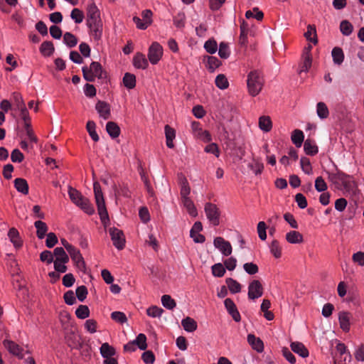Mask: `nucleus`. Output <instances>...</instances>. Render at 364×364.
Listing matches in <instances>:
<instances>
[{"label": "nucleus", "instance_id": "f257e3e1", "mask_svg": "<svg viewBox=\"0 0 364 364\" xmlns=\"http://www.w3.org/2000/svg\"><path fill=\"white\" fill-rule=\"evenodd\" d=\"M100 10L94 2L87 8V25L95 38H100L102 35V23L100 20Z\"/></svg>", "mask_w": 364, "mask_h": 364}, {"label": "nucleus", "instance_id": "f03ea898", "mask_svg": "<svg viewBox=\"0 0 364 364\" xmlns=\"http://www.w3.org/2000/svg\"><path fill=\"white\" fill-rule=\"evenodd\" d=\"M328 179L337 188L343 186L345 191L352 193L355 191L356 183L353 177L339 170L336 173H328Z\"/></svg>", "mask_w": 364, "mask_h": 364}, {"label": "nucleus", "instance_id": "7ed1b4c3", "mask_svg": "<svg viewBox=\"0 0 364 364\" xmlns=\"http://www.w3.org/2000/svg\"><path fill=\"white\" fill-rule=\"evenodd\" d=\"M68 196L71 201L88 215H92L95 209L90 200L82 195L77 189L69 186Z\"/></svg>", "mask_w": 364, "mask_h": 364}, {"label": "nucleus", "instance_id": "20e7f679", "mask_svg": "<svg viewBox=\"0 0 364 364\" xmlns=\"http://www.w3.org/2000/svg\"><path fill=\"white\" fill-rule=\"evenodd\" d=\"M93 188L98 213L103 225L106 227L109 223V216L100 183L98 182H95Z\"/></svg>", "mask_w": 364, "mask_h": 364}, {"label": "nucleus", "instance_id": "39448f33", "mask_svg": "<svg viewBox=\"0 0 364 364\" xmlns=\"http://www.w3.org/2000/svg\"><path fill=\"white\" fill-rule=\"evenodd\" d=\"M247 85L248 92L255 97L257 95L262 89L264 80L262 74L258 70H252L247 75Z\"/></svg>", "mask_w": 364, "mask_h": 364}, {"label": "nucleus", "instance_id": "423d86ee", "mask_svg": "<svg viewBox=\"0 0 364 364\" xmlns=\"http://www.w3.org/2000/svg\"><path fill=\"white\" fill-rule=\"evenodd\" d=\"M111 240L113 245L118 250H122L126 245V237L122 229H109Z\"/></svg>", "mask_w": 364, "mask_h": 364}, {"label": "nucleus", "instance_id": "0eeeda50", "mask_svg": "<svg viewBox=\"0 0 364 364\" xmlns=\"http://www.w3.org/2000/svg\"><path fill=\"white\" fill-rule=\"evenodd\" d=\"M65 340L68 347L72 349H80L82 347L81 336L72 330L65 333Z\"/></svg>", "mask_w": 364, "mask_h": 364}, {"label": "nucleus", "instance_id": "6e6552de", "mask_svg": "<svg viewBox=\"0 0 364 364\" xmlns=\"http://www.w3.org/2000/svg\"><path fill=\"white\" fill-rule=\"evenodd\" d=\"M163 55V48L157 42H154L149 48L148 58L153 65L156 64Z\"/></svg>", "mask_w": 364, "mask_h": 364}, {"label": "nucleus", "instance_id": "1a4fd4ad", "mask_svg": "<svg viewBox=\"0 0 364 364\" xmlns=\"http://www.w3.org/2000/svg\"><path fill=\"white\" fill-rule=\"evenodd\" d=\"M263 291L264 289L260 281L252 280L248 286V298L251 300L258 299L263 295Z\"/></svg>", "mask_w": 364, "mask_h": 364}, {"label": "nucleus", "instance_id": "9d476101", "mask_svg": "<svg viewBox=\"0 0 364 364\" xmlns=\"http://www.w3.org/2000/svg\"><path fill=\"white\" fill-rule=\"evenodd\" d=\"M205 211L207 215V218L210 221L211 224L213 226H217L219 225V212L218 208L215 204L208 203L205 206Z\"/></svg>", "mask_w": 364, "mask_h": 364}, {"label": "nucleus", "instance_id": "9b49d317", "mask_svg": "<svg viewBox=\"0 0 364 364\" xmlns=\"http://www.w3.org/2000/svg\"><path fill=\"white\" fill-rule=\"evenodd\" d=\"M214 246L219 249L225 256H229L232 253L230 243L221 237H217L213 241Z\"/></svg>", "mask_w": 364, "mask_h": 364}, {"label": "nucleus", "instance_id": "f8f14e48", "mask_svg": "<svg viewBox=\"0 0 364 364\" xmlns=\"http://www.w3.org/2000/svg\"><path fill=\"white\" fill-rule=\"evenodd\" d=\"M224 304L228 314L232 316L233 320L235 322H240L241 321V316L234 301L231 299L227 298L224 301Z\"/></svg>", "mask_w": 364, "mask_h": 364}, {"label": "nucleus", "instance_id": "ddd939ff", "mask_svg": "<svg viewBox=\"0 0 364 364\" xmlns=\"http://www.w3.org/2000/svg\"><path fill=\"white\" fill-rule=\"evenodd\" d=\"M4 345L10 353L17 356L19 359L23 358V348L19 345L10 340L4 341Z\"/></svg>", "mask_w": 364, "mask_h": 364}, {"label": "nucleus", "instance_id": "4468645a", "mask_svg": "<svg viewBox=\"0 0 364 364\" xmlns=\"http://www.w3.org/2000/svg\"><path fill=\"white\" fill-rule=\"evenodd\" d=\"M95 109L104 119H108L110 117V107L108 103L100 100L97 102Z\"/></svg>", "mask_w": 364, "mask_h": 364}, {"label": "nucleus", "instance_id": "2eb2a0df", "mask_svg": "<svg viewBox=\"0 0 364 364\" xmlns=\"http://www.w3.org/2000/svg\"><path fill=\"white\" fill-rule=\"evenodd\" d=\"M291 350L302 358H307L309 355V350L304 343L298 341L291 342L290 344Z\"/></svg>", "mask_w": 364, "mask_h": 364}, {"label": "nucleus", "instance_id": "dca6fc26", "mask_svg": "<svg viewBox=\"0 0 364 364\" xmlns=\"http://www.w3.org/2000/svg\"><path fill=\"white\" fill-rule=\"evenodd\" d=\"M247 342L257 352L262 353L264 350L263 341L259 338H256L254 334L247 335Z\"/></svg>", "mask_w": 364, "mask_h": 364}, {"label": "nucleus", "instance_id": "f3484780", "mask_svg": "<svg viewBox=\"0 0 364 364\" xmlns=\"http://www.w3.org/2000/svg\"><path fill=\"white\" fill-rule=\"evenodd\" d=\"M338 321L341 328L345 331H350V313L347 311H341L338 314Z\"/></svg>", "mask_w": 364, "mask_h": 364}, {"label": "nucleus", "instance_id": "a211bd4d", "mask_svg": "<svg viewBox=\"0 0 364 364\" xmlns=\"http://www.w3.org/2000/svg\"><path fill=\"white\" fill-rule=\"evenodd\" d=\"M133 65L138 69H146L149 63L145 55L141 53H137L133 58Z\"/></svg>", "mask_w": 364, "mask_h": 364}, {"label": "nucleus", "instance_id": "6ab92c4d", "mask_svg": "<svg viewBox=\"0 0 364 364\" xmlns=\"http://www.w3.org/2000/svg\"><path fill=\"white\" fill-rule=\"evenodd\" d=\"M179 185L181 187L180 194L181 199L189 198L188 196L191 193V188L187 179L183 175L179 176Z\"/></svg>", "mask_w": 364, "mask_h": 364}, {"label": "nucleus", "instance_id": "aec40b11", "mask_svg": "<svg viewBox=\"0 0 364 364\" xmlns=\"http://www.w3.org/2000/svg\"><path fill=\"white\" fill-rule=\"evenodd\" d=\"M8 237L16 248L22 247L23 240H21L17 229H9Z\"/></svg>", "mask_w": 364, "mask_h": 364}, {"label": "nucleus", "instance_id": "412c9836", "mask_svg": "<svg viewBox=\"0 0 364 364\" xmlns=\"http://www.w3.org/2000/svg\"><path fill=\"white\" fill-rule=\"evenodd\" d=\"M286 240L291 244H299L303 242V235L298 231L291 230L287 233Z\"/></svg>", "mask_w": 364, "mask_h": 364}, {"label": "nucleus", "instance_id": "4be33fe9", "mask_svg": "<svg viewBox=\"0 0 364 364\" xmlns=\"http://www.w3.org/2000/svg\"><path fill=\"white\" fill-rule=\"evenodd\" d=\"M88 69L99 79L106 78V73L102 70V65L98 62H92Z\"/></svg>", "mask_w": 364, "mask_h": 364}, {"label": "nucleus", "instance_id": "5701e85b", "mask_svg": "<svg viewBox=\"0 0 364 364\" xmlns=\"http://www.w3.org/2000/svg\"><path fill=\"white\" fill-rule=\"evenodd\" d=\"M183 329L187 332H193L197 329V322L192 318L187 316L181 321Z\"/></svg>", "mask_w": 364, "mask_h": 364}, {"label": "nucleus", "instance_id": "b1692460", "mask_svg": "<svg viewBox=\"0 0 364 364\" xmlns=\"http://www.w3.org/2000/svg\"><path fill=\"white\" fill-rule=\"evenodd\" d=\"M304 149L306 154L310 156L316 155L318 149L314 141L307 139L304 144Z\"/></svg>", "mask_w": 364, "mask_h": 364}, {"label": "nucleus", "instance_id": "393cba45", "mask_svg": "<svg viewBox=\"0 0 364 364\" xmlns=\"http://www.w3.org/2000/svg\"><path fill=\"white\" fill-rule=\"evenodd\" d=\"M14 186L16 189L23 193L28 194V184L27 181L22 178H17L14 180Z\"/></svg>", "mask_w": 364, "mask_h": 364}, {"label": "nucleus", "instance_id": "a878e982", "mask_svg": "<svg viewBox=\"0 0 364 364\" xmlns=\"http://www.w3.org/2000/svg\"><path fill=\"white\" fill-rule=\"evenodd\" d=\"M53 255L55 256V260L60 261L61 263H68L69 262V257L63 247H55L53 251Z\"/></svg>", "mask_w": 364, "mask_h": 364}, {"label": "nucleus", "instance_id": "bb28decb", "mask_svg": "<svg viewBox=\"0 0 364 364\" xmlns=\"http://www.w3.org/2000/svg\"><path fill=\"white\" fill-rule=\"evenodd\" d=\"M106 130L108 134L112 138H117L120 134V128L114 122H108L106 124Z\"/></svg>", "mask_w": 364, "mask_h": 364}, {"label": "nucleus", "instance_id": "cd10ccee", "mask_svg": "<svg viewBox=\"0 0 364 364\" xmlns=\"http://www.w3.org/2000/svg\"><path fill=\"white\" fill-rule=\"evenodd\" d=\"M333 63L336 65H341L344 60V53L343 50L339 47H335L331 52Z\"/></svg>", "mask_w": 364, "mask_h": 364}, {"label": "nucleus", "instance_id": "c85d7f7f", "mask_svg": "<svg viewBox=\"0 0 364 364\" xmlns=\"http://www.w3.org/2000/svg\"><path fill=\"white\" fill-rule=\"evenodd\" d=\"M100 353L105 358H111L114 355L116 350L114 347L109 345L107 343H104L100 347Z\"/></svg>", "mask_w": 364, "mask_h": 364}, {"label": "nucleus", "instance_id": "c756f323", "mask_svg": "<svg viewBox=\"0 0 364 364\" xmlns=\"http://www.w3.org/2000/svg\"><path fill=\"white\" fill-rule=\"evenodd\" d=\"M54 50L55 48L51 41H44L40 47V52L44 56H50Z\"/></svg>", "mask_w": 364, "mask_h": 364}, {"label": "nucleus", "instance_id": "7c9ffc66", "mask_svg": "<svg viewBox=\"0 0 364 364\" xmlns=\"http://www.w3.org/2000/svg\"><path fill=\"white\" fill-rule=\"evenodd\" d=\"M225 282L228 288L232 294L239 293L241 291V284L232 278H227Z\"/></svg>", "mask_w": 364, "mask_h": 364}, {"label": "nucleus", "instance_id": "2f4dec72", "mask_svg": "<svg viewBox=\"0 0 364 364\" xmlns=\"http://www.w3.org/2000/svg\"><path fill=\"white\" fill-rule=\"evenodd\" d=\"M306 38L316 45L318 43L316 27L313 25H309L307 26V31L304 33Z\"/></svg>", "mask_w": 364, "mask_h": 364}, {"label": "nucleus", "instance_id": "473e14b6", "mask_svg": "<svg viewBox=\"0 0 364 364\" xmlns=\"http://www.w3.org/2000/svg\"><path fill=\"white\" fill-rule=\"evenodd\" d=\"M304 135L300 129H295L291 134V141L296 147H301L304 141Z\"/></svg>", "mask_w": 364, "mask_h": 364}, {"label": "nucleus", "instance_id": "72a5a7b5", "mask_svg": "<svg viewBox=\"0 0 364 364\" xmlns=\"http://www.w3.org/2000/svg\"><path fill=\"white\" fill-rule=\"evenodd\" d=\"M221 65V61L214 56H208L207 57V65L206 67L210 70V72L213 73L215 71L216 68Z\"/></svg>", "mask_w": 364, "mask_h": 364}, {"label": "nucleus", "instance_id": "f704fd0d", "mask_svg": "<svg viewBox=\"0 0 364 364\" xmlns=\"http://www.w3.org/2000/svg\"><path fill=\"white\" fill-rule=\"evenodd\" d=\"M124 86L128 89H133L136 86V77L134 74L127 73L123 77Z\"/></svg>", "mask_w": 364, "mask_h": 364}, {"label": "nucleus", "instance_id": "c9c22d12", "mask_svg": "<svg viewBox=\"0 0 364 364\" xmlns=\"http://www.w3.org/2000/svg\"><path fill=\"white\" fill-rule=\"evenodd\" d=\"M63 43L69 48H73L77 43V38L73 33L65 32L63 36Z\"/></svg>", "mask_w": 364, "mask_h": 364}, {"label": "nucleus", "instance_id": "e433bc0d", "mask_svg": "<svg viewBox=\"0 0 364 364\" xmlns=\"http://www.w3.org/2000/svg\"><path fill=\"white\" fill-rule=\"evenodd\" d=\"M181 200L183 205L186 208L189 214L192 216H196L197 215V211L191 199L190 198H185L181 199Z\"/></svg>", "mask_w": 364, "mask_h": 364}, {"label": "nucleus", "instance_id": "4c0bfd02", "mask_svg": "<svg viewBox=\"0 0 364 364\" xmlns=\"http://www.w3.org/2000/svg\"><path fill=\"white\" fill-rule=\"evenodd\" d=\"M161 303L165 308L169 310L173 309L176 306L175 300L168 294H164L161 296Z\"/></svg>", "mask_w": 364, "mask_h": 364}, {"label": "nucleus", "instance_id": "58836bf2", "mask_svg": "<svg viewBox=\"0 0 364 364\" xmlns=\"http://www.w3.org/2000/svg\"><path fill=\"white\" fill-rule=\"evenodd\" d=\"M259 127L264 131L269 132L272 129V121L269 117L262 116L259 119Z\"/></svg>", "mask_w": 364, "mask_h": 364}, {"label": "nucleus", "instance_id": "ea45409f", "mask_svg": "<svg viewBox=\"0 0 364 364\" xmlns=\"http://www.w3.org/2000/svg\"><path fill=\"white\" fill-rule=\"evenodd\" d=\"M87 130L94 141H98L100 138L98 134H97L95 129L96 124L93 121H88L86 125Z\"/></svg>", "mask_w": 364, "mask_h": 364}, {"label": "nucleus", "instance_id": "a19ab883", "mask_svg": "<svg viewBox=\"0 0 364 364\" xmlns=\"http://www.w3.org/2000/svg\"><path fill=\"white\" fill-rule=\"evenodd\" d=\"M201 230L203 229H191L190 236L196 243H203L205 240V236L200 233Z\"/></svg>", "mask_w": 364, "mask_h": 364}, {"label": "nucleus", "instance_id": "79ce46f5", "mask_svg": "<svg viewBox=\"0 0 364 364\" xmlns=\"http://www.w3.org/2000/svg\"><path fill=\"white\" fill-rule=\"evenodd\" d=\"M205 50L210 54H214L218 50V43L214 38H210L204 43Z\"/></svg>", "mask_w": 364, "mask_h": 364}, {"label": "nucleus", "instance_id": "37998d69", "mask_svg": "<svg viewBox=\"0 0 364 364\" xmlns=\"http://www.w3.org/2000/svg\"><path fill=\"white\" fill-rule=\"evenodd\" d=\"M215 85L221 90H225L228 88L229 86L228 80L225 75L223 74H219L218 75H217L215 80Z\"/></svg>", "mask_w": 364, "mask_h": 364}, {"label": "nucleus", "instance_id": "c03bdc74", "mask_svg": "<svg viewBox=\"0 0 364 364\" xmlns=\"http://www.w3.org/2000/svg\"><path fill=\"white\" fill-rule=\"evenodd\" d=\"M340 30L343 35L349 36L353 30V25L347 20H343L340 23Z\"/></svg>", "mask_w": 364, "mask_h": 364}, {"label": "nucleus", "instance_id": "a18cd8bd", "mask_svg": "<svg viewBox=\"0 0 364 364\" xmlns=\"http://www.w3.org/2000/svg\"><path fill=\"white\" fill-rule=\"evenodd\" d=\"M76 316L80 319H85L90 316V309L86 305H80L75 311Z\"/></svg>", "mask_w": 364, "mask_h": 364}, {"label": "nucleus", "instance_id": "49530a36", "mask_svg": "<svg viewBox=\"0 0 364 364\" xmlns=\"http://www.w3.org/2000/svg\"><path fill=\"white\" fill-rule=\"evenodd\" d=\"M230 50L228 44L221 42L219 46L218 55L221 58L226 59L230 56Z\"/></svg>", "mask_w": 364, "mask_h": 364}, {"label": "nucleus", "instance_id": "de8ad7c7", "mask_svg": "<svg viewBox=\"0 0 364 364\" xmlns=\"http://www.w3.org/2000/svg\"><path fill=\"white\" fill-rule=\"evenodd\" d=\"M248 167L255 175L260 174L264 168V164L258 160H253V163L249 164Z\"/></svg>", "mask_w": 364, "mask_h": 364}, {"label": "nucleus", "instance_id": "09e8293b", "mask_svg": "<svg viewBox=\"0 0 364 364\" xmlns=\"http://www.w3.org/2000/svg\"><path fill=\"white\" fill-rule=\"evenodd\" d=\"M301 168L302 171L308 175L312 173V167L310 160L306 157H301L300 160Z\"/></svg>", "mask_w": 364, "mask_h": 364}, {"label": "nucleus", "instance_id": "8fccbe9b", "mask_svg": "<svg viewBox=\"0 0 364 364\" xmlns=\"http://www.w3.org/2000/svg\"><path fill=\"white\" fill-rule=\"evenodd\" d=\"M134 342L140 350H144L147 348L146 336L144 333H139Z\"/></svg>", "mask_w": 364, "mask_h": 364}, {"label": "nucleus", "instance_id": "3c124183", "mask_svg": "<svg viewBox=\"0 0 364 364\" xmlns=\"http://www.w3.org/2000/svg\"><path fill=\"white\" fill-rule=\"evenodd\" d=\"M111 318L120 324H124L127 321V316L122 311L112 312L111 314Z\"/></svg>", "mask_w": 364, "mask_h": 364}, {"label": "nucleus", "instance_id": "603ef678", "mask_svg": "<svg viewBox=\"0 0 364 364\" xmlns=\"http://www.w3.org/2000/svg\"><path fill=\"white\" fill-rule=\"evenodd\" d=\"M317 114L321 119H325L328 116V109L327 106L323 102H318L317 104Z\"/></svg>", "mask_w": 364, "mask_h": 364}, {"label": "nucleus", "instance_id": "864d4df0", "mask_svg": "<svg viewBox=\"0 0 364 364\" xmlns=\"http://www.w3.org/2000/svg\"><path fill=\"white\" fill-rule=\"evenodd\" d=\"M164 311L163 309L157 306H151L147 309L146 314L149 316L156 318L160 317Z\"/></svg>", "mask_w": 364, "mask_h": 364}, {"label": "nucleus", "instance_id": "5fc2aeb1", "mask_svg": "<svg viewBox=\"0 0 364 364\" xmlns=\"http://www.w3.org/2000/svg\"><path fill=\"white\" fill-rule=\"evenodd\" d=\"M270 251L275 258H280L282 256V249L279 242L274 240L270 245Z\"/></svg>", "mask_w": 364, "mask_h": 364}, {"label": "nucleus", "instance_id": "6e6d98bb", "mask_svg": "<svg viewBox=\"0 0 364 364\" xmlns=\"http://www.w3.org/2000/svg\"><path fill=\"white\" fill-rule=\"evenodd\" d=\"M70 17L76 23H80L84 18L83 12L79 9H73L70 14Z\"/></svg>", "mask_w": 364, "mask_h": 364}, {"label": "nucleus", "instance_id": "4d7b16f0", "mask_svg": "<svg viewBox=\"0 0 364 364\" xmlns=\"http://www.w3.org/2000/svg\"><path fill=\"white\" fill-rule=\"evenodd\" d=\"M185 20H186V16L183 12H178L174 17H173V24L177 28H183L185 26Z\"/></svg>", "mask_w": 364, "mask_h": 364}, {"label": "nucleus", "instance_id": "13d9d810", "mask_svg": "<svg viewBox=\"0 0 364 364\" xmlns=\"http://www.w3.org/2000/svg\"><path fill=\"white\" fill-rule=\"evenodd\" d=\"M212 273L215 277H222L225 273V269L221 263H217L212 266Z\"/></svg>", "mask_w": 364, "mask_h": 364}, {"label": "nucleus", "instance_id": "bf43d9fd", "mask_svg": "<svg viewBox=\"0 0 364 364\" xmlns=\"http://www.w3.org/2000/svg\"><path fill=\"white\" fill-rule=\"evenodd\" d=\"M87 288L84 285L77 287L75 290L76 296L80 301H83L87 298Z\"/></svg>", "mask_w": 364, "mask_h": 364}, {"label": "nucleus", "instance_id": "052dcab7", "mask_svg": "<svg viewBox=\"0 0 364 364\" xmlns=\"http://www.w3.org/2000/svg\"><path fill=\"white\" fill-rule=\"evenodd\" d=\"M243 268L245 271L250 275L255 274L259 271L258 266L253 262H247L244 264Z\"/></svg>", "mask_w": 364, "mask_h": 364}, {"label": "nucleus", "instance_id": "680f3d73", "mask_svg": "<svg viewBox=\"0 0 364 364\" xmlns=\"http://www.w3.org/2000/svg\"><path fill=\"white\" fill-rule=\"evenodd\" d=\"M141 359L146 364H153L155 360V355L151 350H146L142 353Z\"/></svg>", "mask_w": 364, "mask_h": 364}, {"label": "nucleus", "instance_id": "e2e57ef3", "mask_svg": "<svg viewBox=\"0 0 364 364\" xmlns=\"http://www.w3.org/2000/svg\"><path fill=\"white\" fill-rule=\"evenodd\" d=\"M24 159L23 154L19 149H15L12 151L11 154V159L14 163H21Z\"/></svg>", "mask_w": 364, "mask_h": 364}, {"label": "nucleus", "instance_id": "0e129e2a", "mask_svg": "<svg viewBox=\"0 0 364 364\" xmlns=\"http://www.w3.org/2000/svg\"><path fill=\"white\" fill-rule=\"evenodd\" d=\"M315 188L318 192H323L327 189L326 183L324 181L323 178L321 176H318L316 178L315 181Z\"/></svg>", "mask_w": 364, "mask_h": 364}, {"label": "nucleus", "instance_id": "69168bd1", "mask_svg": "<svg viewBox=\"0 0 364 364\" xmlns=\"http://www.w3.org/2000/svg\"><path fill=\"white\" fill-rule=\"evenodd\" d=\"M75 282V279L72 273L66 274L63 277V284L65 287H72Z\"/></svg>", "mask_w": 364, "mask_h": 364}, {"label": "nucleus", "instance_id": "338daca9", "mask_svg": "<svg viewBox=\"0 0 364 364\" xmlns=\"http://www.w3.org/2000/svg\"><path fill=\"white\" fill-rule=\"evenodd\" d=\"M64 301L68 305H73L76 302V299L74 292L72 290H69L64 294Z\"/></svg>", "mask_w": 364, "mask_h": 364}, {"label": "nucleus", "instance_id": "774afa93", "mask_svg": "<svg viewBox=\"0 0 364 364\" xmlns=\"http://www.w3.org/2000/svg\"><path fill=\"white\" fill-rule=\"evenodd\" d=\"M352 259L355 263H357L360 266H364V252H358L354 253L353 255Z\"/></svg>", "mask_w": 364, "mask_h": 364}]
</instances>
